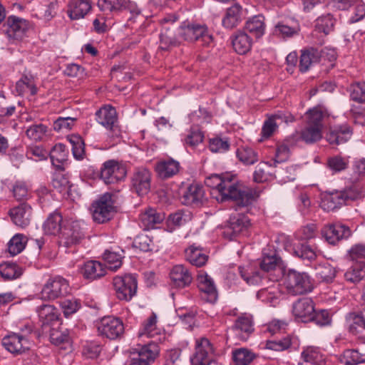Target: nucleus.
Here are the masks:
<instances>
[{
	"label": "nucleus",
	"instance_id": "bf43d9fd",
	"mask_svg": "<svg viewBox=\"0 0 365 365\" xmlns=\"http://www.w3.org/2000/svg\"><path fill=\"white\" fill-rule=\"evenodd\" d=\"M60 307L66 317L76 313L81 308L80 301L76 298L64 299L61 301Z\"/></svg>",
	"mask_w": 365,
	"mask_h": 365
},
{
	"label": "nucleus",
	"instance_id": "39448f33",
	"mask_svg": "<svg viewBox=\"0 0 365 365\" xmlns=\"http://www.w3.org/2000/svg\"><path fill=\"white\" fill-rule=\"evenodd\" d=\"M116 297L120 300L128 302L136 294L138 283L133 274L116 276L113 279Z\"/></svg>",
	"mask_w": 365,
	"mask_h": 365
},
{
	"label": "nucleus",
	"instance_id": "774afa93",
	"mask_svg": "<svg viewBox=\"0 0 365 365\" xmlns=\"http://www.w3.org/2000/svg\"><path fill=\"white\" fill-rule=\"evenodd\" d=\"M230 143L227 139L213 138L210 139L209 148L212 153H225L230 148Z\"/></svg>",
	"mask_w": 365,
	"mask_h": 365
},
{
	"label": "nucleus",
	"instance_id": "f8f14e48",
	"mask_svg": "<svg viewBox=\"0 0 365 365\" xmlns=\"http://www.w3.org/2000/svg\"><path fill=\"white\" fill-rule=\"evenodd\" d=\"M321 232L325 240L333 245L351 235L349 227L341 223L327 224L324 226Z\"/></svg>",
	"mask_w": 365,
	"mask_h": 365
},
{
	"label": "nucleus",
	"instance_id": "4c0bfd02",
	"mask_svg": "<svg viewBox=\"0 0 365 365\" xmlns=\"http://www.w3.org/2000/svg\"><path fill=\"white\" fill-rule=\"evenodd\" d=\"M365 277V262L359 261L351 266L344 273L346 281L357 283Z\"/></svg>",
	"mask_w": 365,
	"mask_h": 365
},
{
	"label": "nucleus",
	"instance_id": "6e6552de",
	"mask_svg": "<svg viewBox=\"0 0 365 365\" xmlns=\"http://www.w3.org/2000/svg\"><path fill=\"white\" fill-rule=\"evenodd\" d=\"M214 348L205 337L195 340V352L191 358L192 365H210L214 360Z\"/></svg>",
	"mask_w": 365,
	"mask_h": 365
},
{
	"label": "nucleus",
	"instance_id": "8fccbe9b",
	"mask_svg": "<svg viewBox=\"0 0 365 365\" xmlns=\"http://www.w3.org/2000/svg\"><path fill=\"white\" fill-rule=\"evenodd\" d=\"M322 129L306 124L300 133V138L306 143H314L322 138Z\"/></svg>",
	"mask_w": 365,
	"mask_h": 365
},
{
	"label": "nucleus",
	"instance_id": "6e6d98bb",
	"mask_svg": "<svg viewBox=\"0 0 365 365\" xmlns=\"http://www.w3.org/2000/svg\"><path fill=\"white\" fill-rule=\"evenodd\" d=\"M129 0H98V6L104 11H119L125 8Z\"/></svg>",
	"mask_w": 365,
	"mask_h": 365
},
{
	"label": "nucleus",
	"instance_id": "5701e85b",
	"mask_svg": "<svg viewBox=\"0 0 365 365\" xmlns=\"http://www.w3.org/2000/svg\"><path fill=\"white\" fill-rule=\"evenodd\" d=\"M206 200L203 187L197 183L190 185L182 196V202L186 205L200 206Z\"/></svg>",
	"mask_w": 365,
	"mask_h": 365
},
{
	"label": "nucleus",
	"instance_id": "c756f323",
	"mask_svg": "<svg viewBox=\"0 0 365 365\" xmlns=\"http://www.w3.org/2000/svg\"><path fill=\"white\" fill-rule=\"evenodd\" d=\"M165 219V215L153 208L146 209L140 215V222L144 230L154 228Z\"/></svg>",
	"mask_w": 365,
	"mask_h": 365
},
{
	"label": "nucleus",
	"instance_id": "0eeeda50",
	"mask_svg": "<svg viewBox=\"0 0 365 365\" xmlns=\"http://www.w3.org/2000/svg\"><path fill=\"white\" fill-rule=\"evenodd\" d=\"M97 328L101 336L112 340L120 338L125 331L123 321L111 316L103 317L98 323Z\"/></svg>",
	"mask_w": 365,
	"mask_h": 365
},
{
	"label": "nucleus",
	"instance_id": "20e7f679",
	"mask_svg": "<svg viewBox=\"0 0 365 365\" xmlns=\"http://www.w3.org/2000/svg\"><path fill=\"white\" fill-rule=\"evenodd\" d=\"M285 284L289 292L293 294H303L313 289L310 277L305 272L289 270L285 279Z\"/></svg>",
	"mask_w": 365,
	"mask_h": 365
},
{
	"label": "nucleus",
	"instance_id": "ea45409f",
	"mask_svg": "<svg viewBox=\"0 0 365 365\" xmlns=\"http://www.w3.org/2000/svg\"><path fill=\"white\" fill-rule=\"evenodd\" d=\"M185 257L192 264L201 267L205 264L208 257L201 249L192 245L185 250Z\"/></svg>",
	"mask_w": 365,
	"mask_h": 365
},
{
	"label": "nucleus",
	"instance_id": "f03ea898",
	"mask_svg": "<svg viewBox=\"0 0 365 365\" xmlns=\"http://www.w3.org/2000/svg\"><path fill=\"white\" fill-rule=\"evenodd\" d=\"M336 59V52L332 47H325L324 49L319 51L317 48L310 47L302 51L299 61V69L302 72H306L309 66L316 62L326 61L332 62Z\"/></svg>",
	"mask_w": 365,
	"mask_h": 365
},
{
	"label": "nucleus",
	"instance_id": "dca6fc26",
	"mask_svg": "<svg viewBox=\"0 0 365 365\" xmlns=\"http://www.w3.org/2000/svg\"><path fill=\"white\" fill-rule=\"evenodd\" d=\"M292 313L302 322H312L314 317V302L311 298L304 297L293 304Z\"/></svg>",
	"mask_w": 365,
	"mask_h": 365
},
{
	"label": "nucleus",
	"instance_id": "7ed1b4c3",
	"mask_svg": "<svg viewBox=\"0 0 365 365\" xmlns=\"http://www.w3.org/2000/svg\"><path fill=\"white\" fill-rule=\"evenodd\" d=\"M68 281L59 276L49 278L43 285L39 295L43 301H53L69 293Z\"/></svg>",
	"mask_w": 365,
	"mask_h": 365
},
{
	"label": "nucleus",
	"instance_id": "a211bd4d",
	"mask_svg": "<svg viewBox=\"0 0 365 365\" xmlns=\"http://www.w3.org/2000/svg\"><path fill=\"white\" fill-rule=\"evenodd\" d=\"M61 235V240L68 247L80 242L84 237V233L78 221L67 220L63 223Z\"/></svg>",
	"mask_w": 365,
	"mask_h": 365
},
{
	"label": "nucleus",
	"instance_id": "e2e57ef3",
	"mask_svg": "<svg viewBox=\"0 0 365 365\" xmlns=\"http://www.w3.org/2000/svg\"><path fill=\"white\" fill-rule=\"evenodd\" d=\"M349 91L351 100L359 103L365 102V82L352 83Z\"/></svg>",
	"mask_w": 365,
	"mask_h": 365
},
{
	"label": "nucleus",
	"instance_id": "f3484780",
	"mask_svg": "<svg viewBox=\"0 0 365 365\" xmlns=\"http://www.w3.org/2000/svg\"><path fill=\"white\" fill-rule=\"evenodd\" d=\"M2 344L9 352L19 354L30 349L31 339L13 332L3 338Z\"/></svg>",
	"mask_w": 365,
	"mask_h": 365
},
{
	"label": "nucleus",
	"instance_id": "9b49d317",
	"mask_svg": "<svg viewBox=\"0 0 365 365\" xmlns=\"http://www.w3.org/2000/svg\"><path fill=\"white\" fill-rule=\"evenodd\" d=\"M250 225L248 217L242 213L232 215L224 226L222 235L228 240H233L242 232L247 229Z\"/></svg>",
	"mask_w": 365,
	"mask_h": 365
},
{
	"label": "nucleus",
	"instance_id": "4468645a",
	"mask_svg": "<svg viewBox=\"0 0 365 365\" xmlns=\"http://www.w3.org/2000/svg\"><path fill=\"white\" fill-rule=\"evenodd\" d=\"M97 122L107 130L118 135L119 128L118 125V117L115 109L110 106H105L98 110L96 113Z\"/></svg>",
	"mask_w": 365,
	"mask_h": 365
},
{
	"label": "nucleus",
	"instance_id": "2eb2a0df",
	"mask_svg": "<svg viewBox=\"0 0 365 365\" xmlns=\"http://www.w3.org/2000/svg\"><path fill=\"white\" fill-rule=\"evenodd\" d=\"M151 173L144 168L135 170L131 178V188L139 196L148 194L150 190Z\"/></svg>",
	"mask_w": 365,
	"mask_h": 365
},
{
	"label": "nucleus",
	"instance_id": "2f4dec72",
	"mask_svg": "<svg viewBox=\"0 0 365 365\" xmlns=\"http://www.w3.org/2000/svg\"><path fill=\"white\" fill-rule=\"evenodd\" d=\"M90 0H71L68 4V14L72 19L83 18L91 10Z\"/></svg>",
	"mask_w": 365,
	"mask_h": 365
},
{
	"label": "nucleus",
	"instance_id": "de8ad7c7",
	"mask_svg": "<svg viewBox=\"0 0 365 365\" xmlns=\"http://www.w3.org/2000/svg\"><path fill=\"white\" fill-rule=\"evenodd\" d=\"M236 155L243 164L250 165L257 163L259 160L258 153L252 148L241 146L237 148Z\"/></svg>",
	"mask_w": 365,
	"mask_h": 365
},
{
	"label": "nucleus",
	"instance_id": "7c9ffc66",
	"mask_svg": "<svg viewBox=\"0 0 365 365\" xmlns=\"http://www.w3.org/2000/svg\"><path fill=\"white\" fill-rule=\"evenodd\" d=\"M352 132L347 125H341L337 128H331L327 134V140L333 145H339L348 141L351 136Z\"/></svg>",
	"mask_w": 365,
	"mask_h": 365
},
{
	"label": "nucleus",
	"instance_id": "5fc2aeb1",
	"mask_svg": "<svg viewBox=\"0 0 365 365\" xmlns=\"http://www.w3.org/2000/svg\"><path fill=\"white\" fill-rule=\"evenodd\" d=\"M50 340L52 344L56 346H61V348L64 349L71 345V339L66 331L51 329Z\"/></svg>",
	"mask_w": 365,
	"mask_h": 365
},
{
	"label": "nucleus",
	"instance_id": "ddd939ff",
	"mask_svg": "<svg viewBox=\"0 0 365 365\" xmlns=\"http://www.w3.org/2000/svg\"><path fill=\"white\" fill-rule=\"evenodd\" d=\"M354 197L348 190L336 191L324 195L321 202V207L327 211H333L346 205L347 200H353Z\"/></svg>",
	"mask_w": 365,
	"mask_h": 365
},
{
	"label": "nucleus",
	"instance_id": "412c9836",
	"mask_svg": "<svg viewBox=\"0 0 365 365\" xmlns=\"http://www.w3.org/2000/svg\"><path fill=\"white\" fill-rule=\"evenodd\" d=\"M336 19L330 14L322 15L316 20L314 36L317 39L316 44L324 43L323 38L333 31Z\"/></svg>",
	"mask_w": 365,
	"mask_h": 365
},
{
	"label": "nucleus",
	"instance_id": "1a4fd4ad",
	"mask_svg": "<svg viewBox=\"0 0 365 365\" xmlns=\"http://www.w3.org/2000/svg\"><path fill=\"white\" fill-rule=\"evenodd\" d=\"M4 26L6 27V34L9 38L20 41L31 28V24L24 19L10 16L7 18Z\"/></svg>",
	"mask_w": 365,
	"mask_h": 365
},
{
	"label": "nucleus",
	"instance_id": "09e8293b",
	"mask_svg": "<svg viewBox=\"0 0 365 365\" xmlns=\"http://www.w3.org/2000/svg\"><path fill=\"white\" fill-rule=\"evenodd\" d=\"M325 113L322 107L316 106L309 109L305 113L306 124L318 127L322 129V120Z\"/></svg>",
	"mask_w": 365,
	"mask_h": 365
},
{
	"label": "nucleus",
	"instance_id": "052dcab7",
	"mask_svg": "<svg viewBox=\"0 0 365 365\" xmlns=\"http://www.w3.org/2000/svg\"><path fill=\"white\" fill-rule=\"evenodd\" d=\"M327 164L331 170L335 173L341 172L347 168L349 159L340 155H334L328 158Z\"/></svg>",
	"mask_w": 365,
	"mask_h": 365
},
{
	"label": "nucleus",
	"instance_id": "f257e3e1",
	"mask_svg": "<svg viewBox=\"0 0 365 365\" xmlns=\"http://www.w3.org/2000/svg\"><path fill=\"white\" fill-rule=\"evenodd\" d=\"M205 183L212 189L211 195L217 201L232 200L238 207L248 206L258 196L257 192L252 188L235 182L229 174L212 175L205 179Z\"/></svg>",
	"mask_w": 365,
	"mask_h": 365
},
{
	"label": "nucleus",
	"instance_id": "f704fd0d",
	"mask_svg": "<svg viewBox=\"0 0 365 365\" xmlns=\"http://www.w3.org/2000/svg\"><path fill=\"white\" fill-rule=\"evenodd\" d=\"M155 169L160 178H168L179 172L180 164L176 160L169 159L158 163Z\"/></svg>",
	"mask_w": 365,
	"mask_h": 365
},
{
	"label": "nucleus",
	"instance_id": "c9c22d12",
	"mask_svg": "<svg viewBox=\"0 0 365 365\" xmlns=\"http://www.w3.org/2000/svg\"><path fill=\"white\" fill-rule=\"evenodd\" d=\"M343 357L346 365H356L365 362V344L353 349L345 350Z\"/></svg>",
	"mask_w": 365,
	"mask_h": 365
},
{
	"label": "nucleus",
	"instance_id": "bb28decb",
	"mask_svg": "<svg viewBox=\"0 0 365 365\" xmlns=\"http://www.w3.org/2000/svg\"><path fill=\"white\" fill-rule=\"evenodd\" d=\"M197 287L205 296H202L206 301L214 302L217 297L216 287L212 279L206 274H200L197 277Z\"/></svg>",
	"mask_w": 365,
	"mask_h": 365
},
{
	"label": "nucleus",
	"instance_id": "393cba45",
	"mask_svg": "<svg viewBox=\"0 0 365 365\" xmlns=\"http://www.w3.org/2000/svg\"><path fill=\"white\" fill-rule=\"evenodd\" d=\"M9 215L13 222L21 227H25L30 224L32 215L31 207L26 204L22 203L16 206L9 211Z\"/></svg>",
	"mask_w": 365,
	"mask_h": 365
},
{
	"label": "nucleus",
	"instance_id": "4be33fe9",
	"mask_svg": "<svg viewBox=\"0 0 365 365\" xmlns=\"http://www.w3.org/2000/svg\"><path fill=\"white\" fill-rule=\"evenodd\" d=\"M39 322L43 331L57 323L60 319V313L56 307L51 304H43L36 309Z\"/></svg>",
	"mask_w": 365,
	"mask_h": 365
},
{
	"label": "nucleus",
	"instance_id": "e433bc0d",
	"mask_svg": "<svg viewBox=\"0 0 365 365\" xmlns=\"http://www.w3.org/2000/svg\"><path fill=\"white\" fill-rule=\"evenodd\" d=\"M16 91L19 96H34L37 93V87L32 76H24L16 83Z\"/></svg>",
	"mask_w": 365,
	"mask_h": 365
},
{
	"label": "nucleus",
	"instance_id": "423d86ee",
	"mask_svg": "<svg viewBox=\"0 0 365 365\" xmlns=\"http://www.w3.org/2000/svg\"><path fill=\"white\" fill-rule=\"evenodd\" d=\"M92 215L93 220L98 223H104L110 220L115 212L114 202L112 195L106 193L92 205Z\"/></svg>",
	"mask_w": 365,
	"mask_h": 365
},
{
	"label": "nucleus",
	"instance_id": "13d9d810",
	"mask_svg": "<svg viewBox=\"0 0 365 365\" xmlns=\"http://www.w3.org/2000/svg\"><path fill=\"white\" fill-rule=\"evenodd\" d=\"M294 255L303 260L312 262L314 260L317 254L316 251L307 244H302L294 250Z\"/></svg>",
	"mask_w": 365,
	"mask_h": 365
},
{
	"label": "nucleus",
	"instance_id": "9d476101",
	"mask_svg": "<svg viewBox=\"0 0 365 365\" xmlns=\"http://www.w3.org/2000/svg\"><path fill=\"white\" fill-rule=\"evenodd\" d=\"M126 175L125 167L118 161H106L101 169V178L106 184H113L123 180Z\"/></svg>",
	"mask_w": 365,
	"mask_h": 365
},
{
	"label": "nucleus",
	"instance_id": "603ef678",
	"mask_svg": "<svg viewBox=\"0 0 365 365\" xmlns=\"http://www.w3.org/2000/svg\"><path fill=\"white\" fill-rule=\"evenodd\" d=\"M22 274V269L15 263L6 262L0 264V275L6 280L18 278Z\"/></svg>",
	"mask_w": 365,
	"mask_h": 365
},
{
	"label": "nucleus",
	"instance_id": "c03bdc74",
	"mask_svg": "<svg viewBox=\"0 0 365 365\" xmlns=\"http://www.w3.org/2000/svg\"><path fill=\"white\" fill-rule=\"evenodd\" d=\"M255 357V354L247 348H239L232 351V360L235 365H249Z\"/></svg>",
	"mask_w": 365,
	"mask_h": 365
},
{
	"label": "nucleus",
	"instance_id": "aec40b11",
	"mask_svg": "<svg viewBox=\"0 0 365 365\" xmlns=\"http://www.w3.org/2000/svg\"><path fill=\"white\" fill-rule=\"evenodd\" d=\"M231 331L240 341H246L254 331L252 316L247 313L242 314L235 320Z\"/></svg>",
	"mask_w": 365,
	"mask_h": 365
},
{
	"label": "nucleus",
	"instance_id": "37998d69",
	"mask_svg": "<svg viewBox=\"0 0 365 365\" xmlns=\"http://www.w3.org/2000/svg\"><path fill=\"white\" fill-rule=\"evenodd\" d=\"M159 341L152 340L150 342L140 347L138 351V356L146 360L150 364V361L158 356L160 349L158 344Z\"/></svg>",
	"mask_w": 365,
	"mask_h": 365
},
{
	"label": "nucleus",
	"instance_id": "a19ab883",
	"mask_svg": "<svg viewBox=\"0 0 365 365\" xmlns=\"http://www.w3.org/2000/svg\"><path fill=\"white\" fill-rule=\"evenodd\" d=\"M279 291L276 286H271L259 290L257 297L262 302L269 304L271 306H276L279 302Z\"/></svg>",
	"mask_w": 365,
	"mask_h": 365
},
{
	"label": "nucleus",
	"instance_id": "79ce46f5",
	"mask_svg": "<svg viewBox=\"0 0 365 365\" xmlns=\"http://www.w3.org/2000/svg\"><path fill=\"white\" fill-rule=\"evenodd\" d=\"M49 156L53 165L58 169H62L63 164L67 160L68 156L66 146L61 143L55 145L49 152Z\"/></svg>",
	"mask_w": 365,
	"mask_h": 365
},
{
	"label": "nucleus",
	"instance_id": "0e129e2a",
	"mask_svg": "<svg viewBox=\"0 0 365 365\" xmlns=\"http://www.w3.org/2000/svg\"><path fill=\"white\" fill-rule=\"evenodd\" d=\"M72 145V152L74 158L77 160L83 159L85 150L84 143L79 135H73L68 138Z\"/></svg>",
	"mask_w": 365,
	"mask_h": 365
},
{
	"label": "nucleus",
	"instance_id": "a18cd8bd",
	"mask_svg": "<svg viewBox=\"0 0 365 365\" xmlns=\"http://www.w3.org/2000/svg\"><path fill=\"white\" fill-rule=\"evenodd\" d=\"M264 17L255 16L247 21L245 29L256 38H260L264 33L265 24Z\"/></svg>",
	"mask_w": 365,
	"mask_h": 365
},
{
	"label": "nucleus",
	"instance_id": "69168bd1",
	"mask_svg": "<svg viewBox=\"0 0 365 365\" xmlns=\"http://www.w3.org/2000/svg\"><path fill=\"white\" fill-rule=\"evenodd\" d=\"M204 135L197 128H192L186 138L185 143L187 145L194 148L203 141Z\"/></svg>",
	"mask_w": 365,
	"mask_h": 365
},
{
	"label": "nucleus",
	"instance_id": "a878e982",
	"mask_svg": "<svg viewBox=\"0 0 365 365\" xmlns=\"http://www.w3.org/2000/svg\"><path fill=\"white\" fill-rule=\"evenodd\" d=\"M346 322L349 332L352 334L362 333L365 330V308L348 313Z\"/></svg>",
	"mask_w": 365,
	"mask_h": 365
},
{
	"label": "nucleus",
	"instance_id": "c85d7f7f",
	"mask_svg": "<svg viewBox=\"0 0 365 365\" xmlns=\"http://www.w3.org/2000/svg\"><path fill=\"white\" fill-rule=\"evenodd\" d=\"M82 276L89 280H95L106 274L104 265L98 261L91 260L85 262L80 268Z\"/></svg>",
	"mask_w": 365,
	"mask_h": 365
},
{
	"label": "nucleus",
	"instance_id": "58836bf2",
	"mask_svg": "<svg viewBox=\"0 0 365 365\" xmlns=\"http://www.w3.org/2000/svg\"><path fill=\"white\" fill-rule=\"evenodd\" d=\"M123 250H106L103 255V259L107 263L108 268L111 270H116L122 265L123 258Z\"/></svg>",
	"mask_w": 365,
	"mask_h": 365
},
{
	"label": "nucleus",
	"instance_id": "338daca9",
	"mask_svg": "<svg viewBox=\"0 0 365 365\" xmlns=\"http://www.w3.org/2000/svg\"><path fill=\"white\" fill-rule=\"evenodd\" d=\"M299 27L297 24L294 26H289L284 24H278L275 26L274 32L276 34L281 36L282 38H290L297 34Z\"/></svg>",
	"mask_w": 365,
	"mask_h": 365
},
{
	"label": "nucleus",
	"instance_id": "864d4df0",
	"mask_svg": "<svg viewBox=\"0 0 365 365\" xmlns=\"http://www.w3.org/2000/svg\"><path fill=\"white\" fill-rule=\"evenodd\" d=\"M47 130V126L43 124H34L26 129V135L31 140L38 142L45 138Z\"/></svg>",
	"mask_w": 365,
	"mask_h": 365
},
{
	"label": "nucleus",
	"instance_id": "b1692460",
	"mask_svg": "<svg viewBox=\"0 0 365 365\" xmlns=\"http://www.w3.org/2000/svg\"><path fill=\"white\" fill-rule=\"evenodd\" d=\"M170 279L172 286L177 288L185 287L192 281V274L188 269L181 264L175 265L171 269Z\"/></svg>",
	"mask_w": 365,
	"mask_h": 365
},
{
	"label": "nucleus",
	"instance_id": "680f3d73",
	"mask_svg": "<svg viewBox=\"0 0 365 365\" xmlns=\"http://www.w3.org/2000/svg\"><path fill=\"white\" fill-rule=\"evenodd\" d=\"M195 30L196 36L195 42L202 44H210L215 43L212 34H209L207 28L204 25L195 24Z\"/></svg>",
	"mask_w": 365,
	"mask_h": 365
},
{
	"label": "nucleus",
	"instance_id": "4d7b16f0",
	"mask_svg": "<svg viewBox=\"0 0 365 365\" xmlns=\"http://www.w3.org/2000/svg\"><path fill=\"white\" fill-rule=\"evenodd\" d=\"M316 274L322 281L330 282L335 277L336 270L330 264L324 262L317 265Z\"/></svg>",
	"mask_w": 365,
	"mask_h": 365
},
{
	"label": "nucleus",
	"instance_id": "cd10ccee",
	"mask_svg": "<svg viewBox=\"0 0 365 365\" xmlns=\"http://www.w3.org/2000/svg\"><path fill=\"white\" fill-rule=\"evenodd\" d=\"M325 356L318 347L307 346L301 353L299 365H324Z\"/></svg>",
	"mask_w": 365,
	"mask_h": 365
},
{
	"label": "nucleus",
	"instance_id": "473e14b6",
	"mask_svg": "<svg viewBox=\"0 0 365 365\" xmlns=\"http://www.w3.org/2000/svg\"><path fill=\"white\" fill-rule=\"evenodd\" d=\"M239 272L242 278L248 284H257L264 277V273L259 267L253 264H248L245 267H240Z\"/></svg>",
	"mask_w": 365,
	"mask_h": 365
},
{
	"label": "nucleus",
	"instance_id": "49530a36",
	"mask_svg": "<svg viewBox=\"0 0 365 365\" xmlns=\"http://www.w3.org/2000/svg\"><path fill=\"white\" fill-rule=\"evenodd\" d=\"M241 13V6L238 4H235L227 9L225 16L222 19L223 25L228 29H232L236 26L240 21Z\"/></svg>",
	"mask_w": 365,
	"mask_h": 365
},
{
	"label": "nucleus",
	"instance_id": "3c124183",
	"mask_svg": "<svg viewBox=\"0 0 365 365\" xmlns=\"http://www.w3.org/2000/svg\"><path fill=\"white\" fill-rule=\"evenodd\" d=\"M28 239L23 234H16L8 243L9 252L15 256L21 252L26 247Z\"/></svg>",
	"mask_w": 365,
	"mask_h": 365
},
{
	"label": "nucleus",
	"instance_id": "72a5a7b5",
	"mask_svg": "<svg viewBox=\"0 0 365 365\" xmlns=\"http://www.w3.org/2000/svg\"><path fill=\"white\" fill-rule=\"evenodd\" d=\"M63 217L60 213L54 212L48 215L43 225L44 232L48 235L61 234L63 225Z\"/></svg>",
	"mask_w": 365,
	"mask_h": 365
},
{
	"label": "nucleus",
	"instance_id": "6ab92c4d",
	"mask_svg": "<svg viewBox=\"0 0 365 365\" xmlns=\"http://www.w3.org/2000/svg\"><path fill=\"white\" fill-rule=\"evenodd\" d=\"M138 336L140 338H152L153 340L159 341V342H162L165 339V334L157 326V317L155 313H152L142 323L138 331Z\"/></svg>",
	"mask_w": 365,
	"mask_h": 365
}]
</instances>
